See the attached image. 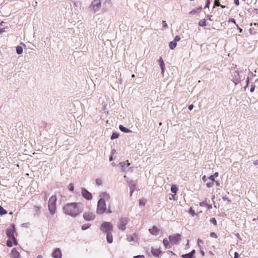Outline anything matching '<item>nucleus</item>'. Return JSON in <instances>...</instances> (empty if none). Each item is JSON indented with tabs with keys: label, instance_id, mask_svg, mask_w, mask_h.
Masks as SVG:
<instances>
[{
	"label": "nucleus",
	"instance_id": "f257e3e1",
	"mask_svg": "<svg viewBox=\"0 0 258 258\" xmlns=\"http://www.w3.org/2000/svg\"><path fill=\"white\" fill-rule=\"evenodd\" d=\"M84 210L83 205L81 203H71L66 204L63 207V212L72 217H76Z\"/></svg>",
	"mask_w": 258,
	"mask_h": 258
},
{
	"label": "nucleus",
	"instance_id": "f03ea898",
	"mask_svg": "<svg viewBox=\"0 0 258 258\" xmlns=\"http://www.w3.org/2000/svg\"><path fill=\"white\" fill-rule=\"evenodd\" d=\"M96 213L99 215H102L104 213L110 214L112 211L110 207L107 209L105 202L103 199H99L97 203Z\"/></svg>",
	"mask_w": 258,
	"mask_h": 258
},
{
	"label": "nucleus",
	"instance_id": "7ed1b4c3",
	"mask_svg": "<svg viewBox=\"0 0 258 258\" xmlns=\"http://www.w3.org/2000/svg\"><path fill=\"white\" fill-rule=\"evenodd\" d=\"M56 201L57 199L55 195L51 196L49 200L48 207V210L51 215H53L55 213Z\"/></svg>",
	"mask_w": 258,
	"mask_h": 258
},
{
	"label": "nucleus",
	"instance_id": "20e7f679",
	"mask_svg": "<svg viewBox=\"0 0 258 258\" xmlns=\"http://www.w3.org/2000/svg\"><path fill=\"white\" fill-rule=\"evenodd\" d=\"M113 225L109 222H103L100 227V230L103 233L111 232L113 230Z\"/></svg>",
	"mask_w": 258,
	"mask_h": 258
},
{
	"label": "nucleus",
	"instance_id": "39448f33",
	"mask_svg": "<svg viewBox=\"0 0 258 258\" xmlns=\"http://www.w3.org/2000/svg\"><path fill=\"white\" fill-rule=\"evenodd\" d=\"M231 81L234 83L235 85H237L240 82V78L239 76V72L236 69V68H234L231 70Z\"/></svg>",
	"mask_w": 258,
	"mask_h": 258
},
{
	"label": "nucleus",
	"instance_id": "423d86ee",
	"mask_svg": "<svg viewBox=\"0 0 258 258\" xmlns=\"http://www.w3.org/2000/svg\"><path fill=\"white\" fill-rule=\"evenodd\" d=\"M15 231V225L13 224L12 225V228H9L7 229L6 231L7 236L9 237L10 239H12L14 242L15 245L17 244V241L16 240V239L14 236V232Z\"/></svg>",
	"mask_w": 258,
	"mask_h": 258
},
{
	"label": "nucleus",
	"instance_id": "0eeeda50",
	"mask_svg": "<svg viewBox=\"0 0 258 258\" xmlns=\"http://www.w3.org/2000/svg\"><path fill=\"white\" fill-rule=\"evenodd\" d=\"M168 238L172 244H177L181 239V235L178 233L170 235Z\"/></svg>",
	"mask_w": 258,
	"mask_h": 258
},
{
	"label": "nucleus",
	"instance_id": "6e6552de",
	"mask_svg": "<svg viewBox=\"0 0 258 258\" xmlns=\"http://www.w3.org/2000/svg\"><path fill=\"white\" fill-rule=\"evenodd\" d=\"M130 219L127 217H122L119 219L118 227L119 229L124 230L126 229V225L129 222Z\"/></svg>",
	"mask_w": 258,
	"mask_h": 258
},
{
	"label": "nucleus",
	"instance_id": "1a4fd4ad",
	"mask_svg": "<svg viewBox=\"0 0 258 258\" xmlns=\"http://www.w3.org/2000/svg\"><path fill=\"white\" fill-rule=\"evenodd\" d=\"M101 6V3L100 0H94L91 5L90 8H91L94 13L97 12L99 11L100 7Z\"/></svg>",
	"mask_w": 258,
	"mask_h": 258
},
{
	"label": "nucleus",
	"instance_id": "9d476101",
	"mask_svg": "<svg viewBox=\"0 0 258 258\" xmlns=\"http://www.w3.org/2000/svg\"><path fill=\"white\" fill-rule=\"evenodd\" d=\"M83 218L86 221H92L95 218V215L92 212H86L83 214Z\"/></svg>",
	"mask_w": 258,
	"mask_h": 258
},
{
	"label": "nucleus",
	"instance_id": "9b49d317",
	"mask_svg": "<svg viewBox=\"0 0 258 258\" xmlns=\"http://www.w3.org/2000/svg\"><path fill=\"white\" fill-rule=\"evenodd\" d=\"M81 194L82 196L87 200H91L92 199V196L91 192L88 191L86 188L82 187L81 189Z\"/></svg>",
	"mask_w": 258,
	"mask_h": 258
},
{
	"label": "nucleus",
	"instance_id": "f8f14e48",
	"mask_svg": "<svg viewBox=\"0 0 258 258\" xmlns=\"http://www.w3.org/2000/svg\"><path fill=\"white\" fill-rule=\"evenodd\" d=\"M52 256L53 258H61L62 254L60 248H55L52 253Z\"/></svg>",
	"mask_w": 258,
	"mask_h": 258
},
{
	"label": "nucleus",
	"instance_id": "ddd939ff",
	"mask_svg": "<svg viewBox=\"0 0 258 258\" xmlns=\"http://www.w3.org/2000/svg\"><path fill=\"white\" fill-rule=\"evenodd\" d=\"M151 252L153 255L158 256L162 253V251L160 248H152Z\"/></svg>",
	"mask_w": 258,
	"mask_h": 258
},
{
	"label": "nucleus",
	"instance_id": "4468645a",
	"mask_svg": "<svg viewBox=\"0 0 258 258\" xmlns=\"http://www.w3.org/2000/svg\"><path fill=\"white\" fill-rule=\"evenodd\" d=\"M130 188V196H132L133 193L135 191L136 187V184L135 182H132L129 184Z\"/></svg>",
	"mask_w": 258,
	"mask_h": 258
},
{
	"label": "nucleus",
	"instance_id": "2eb2a0df",
	"mask_svg": "<svg viewBox=\"0 0 258 258\" xmlns=\"http://www.w3.org/2000/svg\"><path fill=\"white\" fill-rule=\"evenodd\" d=\"M163 243L166 248H170L172 247V244L169 241V239L168 240L167 238H164L163 240Z\"/></svg>",
	"mask_w": 258,
	"mask_h": 258
},
{
	"label": "nucleus",
	"instance_id": "dca6fc26",
	"mask_svg": "<svg viewBox=\"0 0 258 258\" xmlns=\"http://www.w3.org/2000/svg\"><path fill=\"white\" fill-rule=\"evenodd\" d=\"M149 231L151 234L154 235H157L159 233V229L155 226H154L151 229H150Z\"/></svg>",
	"mask_w": 258,
	"mask_h": 258
},
{
	"label": "nucleus",
	"instance_id": "f3484780",
	"mask_svg": "<svg viewBox=\"0 0 258 258\" xmlns=\"http://www.w3.org/2000/svg\"><path fill=\"white\" fill-rule=\"evenodd\" d=\"M11 254L14 258H20V255L18 251H17L16 248H13L12 250Z\"/></svg>",
	"mask_w": 258,
	"mask_h": 258
},
{
	"label": "nucleus",
	"instance_id": "a211bd4d",
	"mask_svg": "<svg viewBox=\"0 0 258 258\" xmlns=\"http://www.w3.org/2000/svg\"><path fill=\"white\" fill-rule=\"evenodd\" d=\"M34 215L39 216L41 213V208L38 206H34Z\"/></svg>",
	"mask_w": 258,
	"mask_h": 258
},
{
	"label": "nucleus",
	"instance_id": "6ab92c4d",
	"mask_svg": "<svg viewBox=\"0 0 258 258\" xmlns=\"http://www.w3.org/2000/svg\"><path fill=\"white\" fill-rule=\"evenodd\" d=\"M106 240L108 243H112L113 237L111 232L106 233Z\"/></svg>",
	"mask_w": 258,
	"mask_h": 258
},
{
	"label": "nucleus",
	"instance_id": "aec40b11",
	"mask_svg": "<svg viewBox=\"0 0 258 258\" xmlns=\"http://www.w3.org/2000/svg\"><path fill=\"white\" fill-rule=\"evenodd\" d=\"M100 196L101 198L100 199H103L104 201L105 200H108L110 198L109 194L105 192L102 193Z\"/></svg>",
	"mask_w": 258,
	"mask_h": 258
},
{
	"label": "nucleus",
	"instance_id": "412c9836",
	"mask_svg": "<svg viewBox=\"0 0 258 258\" xmlns=\"http://www.w3.org/2000/svg\"><path fill=\"white\" fill-rule=\"evenodd\" d=\"M119 164L122 167V169H125L127 167L129 166L130 165V163L128 162V160H126L125 162H120Z\"/></svg>",
	"mask_w": 258,
	"mask_h": 258
},
{
	"label": "nucleus",
	"instance_id": "4be33fe9",
	"mask_svg": "<svg viewBox=\"0 0 258 258\" xmlns=\"http://www.w3.org/2000/svg\"><path fill=\"white\" fill-rule=\"evenodd\" d=\"M119 130L123 132V133H131L132 132V131H131L130 130H129L128 128L124 127V126H123L122 125H119Z\"/></svg>",
	"mask_w": 258,
	"mask_h": 258
},
{
	"label": "nucleus",
	"instance_id": "5701e85b",
	"mask_svg": "<svg viewBox=\"0 0 258 258\" xmlns=\"http://www.w3.org/2000/svg\"><path fill=\"white\" fill-rule=\"evenodd\" d=\"M158 63L162 70V72L163 73L164 69L165 64L162 57H160L159 59L158 60Z\"/></svg>",
	"mask_w": 258,
	"mask_h": 258
},
{
	"label": "nucleus",
	"instance_id": "b1692460",
	"mask_svg": "<svg viewBox=\"0 0 258 258\" xmlns=\"http://www.w3.org/2000/svg\"><path fill=\"white\" fill-rule=\"evenodd\" d=\"M169 47L171 49V50H173V49H174L175 48V47L177 45V43L173 41H171L169 44Z\"/></svg>",
	"mask_w": 258,
	"mask_h": 258
},
{
	"label": "nucleus",
	"instance_id": "393cba45",
	"mask_svg": "<svg viewBox=\"0 0 258 258\" xmlns=\"http://www.w3.org/2000/svg\"><path fill=\"white\" fill-rule=\"evenodd\" d=\"M201 9H202V7H200L199 8H198L197 9H195L192 10V11H191L189 12V14H190V15H194L196 13L199 12L201 11Z\"/></svg>",
	"mask_w": 258,
	"mask_h": 258
},
{
	"label": "nucleus",
	"instance_id": "a878e982",
	"mask_svg": "<svg viewBox=\"0 0 258 258\" xmlns=\"http://www.w3.org/2000/svg\"><path fill=\"white\" fill-rule=\"evenodd\" d=\"M178 190V188L175 185H172L171 187V191L172 193L176 194Z\"/></svg>",
	"mask_w": 258,
	"mask_h": 258
},
{
	"label": "nucleus",
	"instance_id": "bb28decb",
	"mask_svg": "<svg viewBox=\"0 0 258 258\" xmlns=\"http://www.w3.org/2000/svg\"><path fill=\"white\" fill-rule=\"evenodd\" d=\"M16 52L18 54H21L23 52V48L20 46H17Z\"/></svg>",
	"mask_w": 258,
	"mask_h": 258
},
{
	"label": "nucleus",
	"instance_id": "cd10ccee",
	"mask_svg": "<svg viewBox=\"0 0 258 258\" xmlns=\"http://www.w3.org/2000/svg\"><path fill=\"white\" fill-rule=\"evenodd\" d=\"M199 25L202 27L206 26V22L205 19L200 20L199 22Z\"/></svg>",
	"mask_w": 258,
	"mask_h": 258
},
{
	"label": "nucleus",
	"instance_id": "c85d7f7f",
	"mask_svg": "<svg viewBox=\"0 0 258 258\" xmlns=\"http://www.w3.org/2000/svg\"><path fill=\"white\" fill-rule=\"evenodd\" d=\"M119 137V134L116 132L113 133L111 136V140H114L115 139L118 138Z\"/></svg>",
	"mask_w": 258,
	"mask_h": 258
},
{
	"label": "nucleus",
	"instance_id": "c756f323",
	"mask_svg": "<svg viewBox=\"0 0 258 258\" xmlns=\"http://www.w3.org/2000/svg\"><path fill=\"white\" fill-rule=\"evenodd\" d=\"M91 226L90 224H85L82 226L81 229L83 230H85L89 228Z\"/></svg>",
	"mask_w": 258,
	"mask_h": 258
},
{
	"label": "nucleus",
	"instance_id": "7c9ffc66",
	"mask_svg": "<svg viewBox=\"0 0 258 258\" xmlns=\"http://www.w3.org/2000/svg\"><path fill=\"white\" fill-rule=\"evenodd\" d=\"M182 258H195L189 253L183 254L181 255Z\"/></svg>",
	"mask_w": 258,
	"mask_h": 258
},
{
	"label": "nucleus",
	"instance_id": "2f4dec72",
	"mask_svg": "<svg viewBox=\"0 0 258 258\" xmlns=\"http://www.w3.org/2000/svg\"><path fill=\"white\" fill-rule=\"evenodd\" d=\"M7 213V211L0 206V215H3Z\"/></svg>",
	"mask_w": 258,
	"mask_h": 258
},
{
	"label": "nucleus",
	"instance_id": "473e14b6",
	"mask_svg": "<svg viewBox=\"0 0 258 258\" xmlns=\"http://www.w3.org/2000/svg\"><path fill=\"white\" fill-rule=\"evenodd\" d=\"M96 183L98 185H101L102 184V181L101 179L97 178L96 179Z\"/></svg>",
	"mask_w": 258,
	"mask_h": 258
},
{
	"label": "nucleus",
	"instance_id": "72a5a7b5",
	"mask_svg": "<svg viewBox=\"0 0 258 258\" xmlns=\"http://www.w3.org/2000/svg\"><path fill=\"white\" fill-rule=\"evenodd\" d=\"M7 245L8 246V247H12L13 246V243H12V241L11 239H8L7 241Z\"/></svg>",
	"mask_w": 258,
	"mask_h": 258
},
{
	"label": "nucleus",
	"instance_id": "f704fd0d",
	"mask_svg": "<svg viewBox=\"0 0 258 258\" xmlns=\"http://www.w3.org/2000/svg\"><path fill=\"white\" fill-rule=\"evenodd\" d=\"M210 222L212 223V224H213L214 225H217V221H216V220L215 218H212L210 220Z\"/></svg>",
	"mask_w": 258,
	"mask_h": 258
},
{
	"label": "nucleus",
	"instance_id": "c9c22d12",
	"mask_svg": "<svg viewBox=\"0 0 258 258\" xmlns=\"http://www.w3.org/2000/svg\"><path fill=\"white\" fill-rule=\"evenodd\" d=\"M139 204L140 206H144L145 205V201L144 199L140 200Z\"/></svg>",
	"mask_w": 258,
	"mask_h": 258
},
{
	"label": "nucleus",
	"instance_id": "e433bc0d",
	"mask_svg": "<svg viewBox=\"0 0 258 258\" xmlns=\"http://www.w3.org/2000/svg\"><path fill=\"white\" fill-rule=\"evenodd\" d=\"M180 40V36H179L178 35H176L174 37V39L173 41L177 43V42L179 41Z\"/></svg>",
	"mask_w": 258,
	"mask_h": 258
},
{
	"label": "nucleus",
	"instance_id": "4c0bfd02",
	"mask_svg": "<svg viewBox=\"0 0 258 258\" xmlns=\"http://www.w3.org/2000/svg\"><path fill=\"white\" fill-rule=\"evenodd\" d=\"M220 1V0H215L214 2V6L217 7L221 6V4L219 2Z\"/></svg>",
	"mask_w": 258,
	"mask_h": 258
},
{
	"label": "nucleus",
	"instance_id": "58836bf2",
	"mask_svg": "<svg viewBox=\"0 0 258 258\" xmlns=\"http://www.w3.org/2000/svg\"><path fill=\"white\" fill-rule=\"evenodd\" d=\"M249 77H247V78H246V82H246V85H245V86L244 87V90H245V89H246V88H247V87L248 86V84H249Z\"/></svg>",
	"mask_w": 258,
	"mask_h": 258
},
{
	"label": "nucleus",
	"instance_id": "ea45409f",
	"mask_svg": "<svg viewBox=\"0 0 258 258\" xmlns=\"http://www.w3.org/2000/svg\"><path fill=\"white\" fill-rule=\"evenodd\" d=\"M127 240L129 242H131L132 241H134V237L132 236H128L127 237Z\"/></svg>",
	"mask_w": 258,
	"mask_h": 258
},
{
	"label": "nucleus",
	"instance_id": "a19ab883",
	"mask_svg": "<svg viewBox=\"0 0 258 258\" xmlns=\"http://www.w3.org/2000/svg\"><path fill=\"white\" fill-rule=\"evenodd\" d=\"M74 189V184L73 183H70L69 184V190L70 191H73Z\"/></svg>",
	"mask_w": 258,
	"mask_h": 258
},
{
	"label": "nucleus",
	"instance_id": "79ce46f5",
	"mask_svg": "<svg viewBox=\"0 0 258 258\" xmlns=\"http://www.w3.org/2000/svg\"><path fill=\"white\" fill-rule=\"evenodd\" d=\"M189 213L191 214L193 216L195 214V211L191 208H190Z\"/></svg>",
	"mask_w": 258,
	"mask_h": 258
},
{
	"label": "nucleus",
	"instance_id": "37998d69",
	"mask_svg": "<svg viewBox=\"0 0 258 258\" xmlns=\"http://www.w3.org/2000/svg\"><path fill=\"white\" fill-rule=\"evenodd\" d=\"M162 26L163 28H167L168 27V25L165 21H162Z\"/></svg>",
	"mask_w": 258,
	"mask_h": 258
},
{
	"label": "nucleus",
	"instance_id": "c03bdc74",
	"mask_svg": "<svg viewBox=\"0 0 258 258\" xmlns=\"http://www.w3.org/2000/svg\"><path fill=\"white\" fill-rule=\"evenodd\" d=\"M210 236L212 237L217 238V234L215 232H211Z\"/></svg>",
	"mask_w": 258,
	"mask_h": 258
},
{
	"label": "nucleus",
	"instance_id": "a18cd8bd",
	"mask_svg": "<svg viewBox=\"0 0 258 258\" xmlns=\"http://www.w3.org/2000/svg\"><path fill=\"white\" fill-rule=\"evenodd\" d=\"M255 89V86L254 85H251L250 86V91L252 92L254 91Z\"/></svg>",
	"mask_w": 258,
	"mask_h": 258
},
{
	"label": "nucleus",
	"instance_id": "49530a36",
	"mask_svg": "<svg viewBox=\"0 0 258 258\" xmlns=\"http://www.w3.org/2000/svg\"><path fill=\"white\" fill-rule=\"evenodd\" d=\"M228 22H232V23H233L234 24H235V25H237V24H236V22H235V19H233V18H231V19H230L229 20Z\"/></svg>",
	"mask_w": 258,
	"mask_h": 258
},
{
	"label": "nucleus",
	"instance_id": "de8ad7c7",
	"mask_svg": "<svg viewBox=\"0 0 258 258\" xmlns=\"http://www.w3.org/2000/svg\"><path fill=\"white\" fill-rule=\"evenodd\" d=\"M206 205H208V204H207L206 202H202L200 203L201 206H206Z\"/></svg>",
	"mask_w": 258,
	"mask_h": 258
},
{
	"label": "nucleus",
	"instance_id": "09e8293b",
	"mask_svg": "<svg viewBox=\"0 0 258 258\" xmlns=\"http://www.w3.org/2000/svg\"><path fill=\"white\" fill-rule=\"evenodd\" d=\"M213 182L207 183V186L208 187H211L213 186Z\"/></svg>",
	"mask_w": 258,
	"mask_h": 258
},
{
	"label": "nucleus",
	"instance_id": "8fccbe9b",
	"mask_svg": "<svg viewBox=\"0 0 258 258\" xmlns=\"http://www.w3.org/2000/svg\"><path fill=\"white\" fill-rule=\"evenodd\" d=\"M214 178H215V177H214V176H213V175H212L210 176H209V178L211 181H212L213 182V181H215V179H214Z\"/></svg>",
	"mask_w": 258,
	"mask_h": 258
},
{
	"label": "nucleus",
	"instance_id": "3c124183",
	"mask_svg": "<svg viewBox=\"0 0 258 258\" xmlns=\"http://www.w3.org/2000/svg\"><path fill=\"white\" fill-rule=\"evenodd\" d=\"M196 252V251L195 249H193L191 251V252H189V253L192 255V256H193V257H194V254Z\"/></svg>",
	"mask_w": 258,
	"mask_h": 258
},
{
	"label": "nucleus",
	"instance_id": "603ef678",
	"mask_svg": "<svg viewBox=\"0 0 258 258\" xmlns=\"http://www.w3.org/2000/svg\"><path fill=\"white\" fill-rule=\"evenodd\" d=\"M134 258H145L143 255H138L137 256H135Z\"/></svg>",
	"mask_w": 258,
	"mask_h": 258
},
{
	"label": "nucleus",
	"instance_id": "864d4df0",
	"mask_svg": "<svg viewBox=\"0 0 258 258\" xmlns=\"http://www.w3.org/2000/svg\"><path fill=\"white\" fill-rule=\"evenodd\" d=\"M234 3L236 6H238L239 5V0H234Z\"/></svg>",
	"mask_w": 258,
	"mask_h": 258
},
{
	"label": "nucleus",
	"instance_id": "5fc2aeb1",
	"mask_svg": "<svg viewBox=\"0 0 258 258\" xmlns=\"http://www.w3.org/2000/svg\"><path fill=\"white\" fill-rule=\"evenodd\" d=\"M210 4L209 0H207L206 5L205 6V8H208L209 7V5Z\"/></svg>",
	"mask_w": 258,
	"mask_h": 258
},
{
	"label": "nucleus",
	"instance_id": "6e6d98bb",
	"mask_svg": "<svg viewBox=\"0 0 258 258\" xmlns=\"http://www.w3.org/2000/svg\"><path fill=\"white\" fill-rule=\"evenodd\" d=\"M239 257V254L237 252H235L233 258H238Z\"/></svg>",
	"mask_w": 258,
	"mask_h": 258
},
{
	"label": "nucleus",
	"instance_id": "4d7b16f0",
	"mask_svg": "<svg viewBox=\"0 0 258 258\" xmlns=\"http://www.w3.org/2000/svg\"><path fill=\"white\" fill-rule=\"evenodd\" d=\"M188 108L189 110H191L194 108V105L192 104H190L188 106Z\"/></svg>",
	"mask_w": 258,
	"mask_h": 258
},
{
	"label": "nucleus",
	"instance_id": "13d9d810",
	"mask_svg": "<svg viewBox=\"0 0 258 258\" xmlns=\"http://www.w3.org/2000/svg\"><path fill=\"white\" fill-rule=\"evenodd\" d=\"M202 242H203V241L201 239H198V245L199 246H200V243H202Z\"/></svg>",
	"mask_w": 258,
	"mask_h": 258
},
{
	"label": "nucleus",
	"instance_id": "bf43d9fd",
	"mask_svg": "<svg viewBox=\"0 0 258 258\" xmlns=\"http://www.w3.org/2000/svg\"><path fill=\"white\" fill-rule=\"evenodd\" d=\"M236 26L237 27V29L239 30V32L240 33H241L242 32V29L241 28H240V27H239L238 25H236Z\"/></svg>",
	"mask_w": 258,
	"mask_h": 258
},
{
	"label": "nucleus",
	"instance_id": "052dcab7",
	"mask_svg": "<svg viewBox=\"0 0 258 258\" xmlns=\"http://www.w3.org/2000/svg\"><path fill=\"white\" fill-rule=\"evenodd\" d=\"M4 32H5V29H4V28L0 29V34H2Z\"/></svg>",
	"mask_w": 258,
	"mask_h": 258
},
{
	"label": "nucleus",
	"instance_id": "680f3d73",
	"mask_svg": "<svg viewBox=\"0 0 258 258\" xmlns=\"http://www.w3.org/2000/svg\"><path fill=\"white\" fill-rule=\"evenodd\" d=\"M253 164L254 165H258V159L257 160H255L253 162Z\"/></svg>",
	"mask_w": 258,
	"mask_h": 258
},
{
	"label": "nucleus",
	"instance_id": "e2e57ef3",
	"mask_svg": "<svg viewBox=\"0 0 258 258\" xmlns=\"http://www.w3.org/2000/svg\"><path fill=\"white\" fill-rule=\"evenodd\" d=\"M211 17H212V16H210V15H208L207 16V18L208 20H210V21H212V19H211Z\"/></svg>",
	"mask_w": 258,
	"mask_h": 258
},
{
	"label": "nucleus",
	"instance_id": "0e129e2a",
	"mask_svg": "<svg viewBox=\"0 0 258 258\" xmlns=\"http://www.w3.org/2000/svg\"><path fill=\"white\" fill-rule=\"evenodd\" d=\"M214 177H217L218 176V173L215 172L214 175H213Z\"/></svg>",
	"mask_w": 258,
	"mask_h": 258
},
{
	"label": "nucleus",
	"instance_id": "69168bd1",
	"mask_svg": "<svg viewBox=\"0 0 258 258\" xmlns=\"http://www.w3.org/2000/svg\"><path fill=\"white\" fill-rule=\"evenodd\" d=\"M200 253H201L202 256H204L205 255V252H204V251L203 250H200Z\"/></svg>",
	"mask_w": 258,
	"mask_h": 258
},
{
	"label": "nucleus",
	"instance_id": "338daca9",
	"mask_svg": "<svg viewBox=\"0 0 258 258\" xmlns=\"http://www.w3.org/2000/svg\"><path fill=\"white\" fill-rule=\"evenodd\" d=\"M206 206L208 207V208L209 209H211V208H212V205H209V204H208V205H206Z\"/></svg>",
	"mask_w": 258,
	"mask_h": 258
},
{
	"label": "nucleus",
	"instance_id": "774afa93",
	"mask_svg": "<svg viewBox=\"0 0 258 258\" xmlns=\"http://www.w3.org/2000/svg\"><path fill=\"white\" fill-rule=\"evenodd\" d=\"M36 258H43V257L41 255L39 254V255H37Z\"/></svg>",
	"mask_w": 258,
	"mask_h": 258
}]
</instances>
